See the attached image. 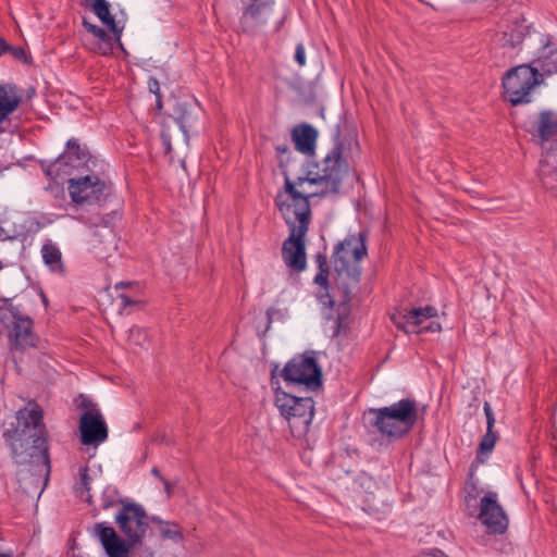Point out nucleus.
Wrapping results in <instances>:
<instances>
[{"mask_svg":"<svg viewBox=\"0 0 557 557\" xmlns=\"http://www.w3.org/2000/svg\"><path fill=\"white\" fill-rule=\"evenodd\" d=\"M483 410H484V413L486 417V424H487L486 429L493 430V428L495 425V417H494V412H493V409H492L490 403H487V401L484 403Z\"/></svg>","mask_w":557,"mask_h":557,"instance_id":"36","label":"nucleus"},{"mask_svg":"<svg viewBox=\"0 0 557 557\" xmlns=\"http://www.w3.org/2000/svg\"><path fill=\"white\" fill-rule=\"evenodd\" d=\"M78 481L75 485V492L78 497L84 499L87 504H92V496L90 495L91 476L89 475V468L82 467L78 472Z\"/></svg>","mask_w":557,"mask_h":557,"instance_id":"25","label":"nucleus"},{"mask_svg":"<svg viewBox=\"0 0 557 557\" xmlns=\"http://www.w3.org/2000/svg\"><path fill=\"white\" fill-rule=\"evenodd\" d=\"M295 61L299 64V66H304L306 64L305 47L301 42L296 46Z\"/></svg>","mask_w":557,"mask_h":557,"instance_id":"38","label":"nucleus"},{"mask_svg":"<svg viewBox=\"0 0 557 557\" xmlns=\"http://www.w3.org/2000/svg\"><path fill=\"white\" fill-rule=\"evenodd\" d=\"M200 113L201 108L197 101H175L171 116L186 139H188V132L196 126Z\"/></svg>","mask_w":557,"mask_h":557,"instance_id":"18","label":"nucleus"},{"mask_svg":"<svg viewBox=\"0 0 557 557\" xmlns=\"http://www.w3.org/2000/svg\"><path fill=\"white\" fill-rule=\"evenodd\" d=\"M35 94V88H30L28 91V97L33 96Z\"/></svg>","mask_w":557,"mask_h":557,"instance_id":"55","label":"nucleus"},{"mask_svg":"<svg viewBox=\"0 0 557 557\" xmlns=\"http://www.w3.org/2000/svg\"><path fill=\"white\" fill-rule=\"evenodd\" d=\"M41 257L44 263L54 273H63L64 264L62 262V252L60 248L51 240H45L41 247Z\"/></svg>","mask_w":557,"mask_h":557,"instance_id":"22","label":"nucleus"},{"mask_svg":"<svg viewBox=\"0 0 557 557\" xmlns=\"http://www.w3.org/2000/svg\"><path fill=\"white\" fill-rule=\"evenodd\" d=\"M358 481L360 482V485L364 487L367 491L376 486V482L374 481V479L367 473L360 474Z\"/></svg>","mask_w":557,"mask_h":557,"instance_id":"37","label":"nucleus"},{"mask_svg":"<svg viewBox=\"0 0 557 557\" xmlns=\"http://www.w3.org/2000/svg\"><path fill=\"white\" fill-rule=\"evenodd\" d=\"M426 319L434 318L437 315V309L433 306L419 307Z\"/></svg>","mask_w":557,"mask_h":557,"instance_id":"42","label":"nucleus"},{"mask_svg":"<svg viewBox=\"0 0 557 557\" xmlns=\"http://www.w3.org/2000/svg\"><path fill=\"white\" fill-rule=\"evenodd\" d=\"M90 152L81 147L76 138H70L65 144V150L54 161H41L40 165L45 175L51 180H67L76 175L91 172L90 164L95 165Z\"/></svg>","mask_w":557,"mask_h":557,"instance_id":"6","label":"nucleus"},{"mask_svg":"<svg viewBox=\"0 0 557 557\" xmlns=\"http://www.w3.org/2000/svg\"><path fill=\"white\" fill-rule=\"evenodd\" d=\"M396 325L398 329L405 330V325L403 323L398 322Z\"/></svg>","mask_w":557,"mask_h":557,"instance_id":"56","label":"nucleus"},{"mask_svg":"<svg viewBox=\"0 0 557 557\" xmlns=\"http://www.w3.org/2000/svg\"><path fill=\"white\" fill-rule=\"evenodd\" d=\"M129 500L120 498L117 490L113 486L109 485L102 492L101 507L104 510L117 505H121L123 507V504Z\"/></svg>","mask_w":557,"mask_h":557,"instance_id":"28","label":"nucleus"},{"mask_svg":"<svg viewBox=\"0 0 557 557\" xmlns=\"http://www.w3.org/2000/svg\"><path fill=\"white\" fill-rule=\"evenodd\" d=\"M78 408L84 411L79 418V438L86 446H98L109 436L107 422L96 403L83 394L79 395Z\"/></svg>","mask_w":557,"mask_h":557,"instance_id":"11","label":"nucleus"},{"mask_svg":"<svg viewBox=\"0 0 557 557\" xmlns=\"http://www.w3.org/2000/svg\"><path fill=\"white\" fill-rule=\"evenodd\" d=\"M403 319L407 325L411 326H420L426 320L420 308L405 310Z\"/></svg>","mask_w":557,"mask_h":557,"instance_id":"29","label":"nucleus"},{"mask_svg":"<svg viewBox=\"0 0 557 557\" xmlns=\"http://www.w3.org/2000/svg\"><path fill=\"white\" fill-rule=\"evenodd\" d=\"M537 71L541 70L543 75L557 74V51H546L539 57L536 60Z\"/></svg>","mask_w":557,"mask_h":557,"instance_id":"26","label":"nucleus"},{"mask_svg":"<svg viewBox=\"0 0 557 557\" xmlns=\"http://www.w3.org/2000/svg\"><path fill=\"white\" fill-rule=\"evenodd\" d=\"M149 521L151 522H154V523H160V524H163L164 522L157 516H152V517H149Z\"/></svg>","mask_w":557,"mask_h":557,"instance_id":"48","label":"nucleus"},{"mask_svg":"<svg viewBox=\"0 0 557 557\" xmlns=\"http://www.w3.org/2000/svg\"><path fill=\"white\" fill-rule=\"evenodd\" d=\"M317 137V129L309 124L297 125L292 132L296 149L304 154H312L314 152Z\"/></svg>","mask_w":557,"mask_h":557,"instance_id":"19","label":"nucleus"},{"mask_svg":"<svg viewBox=\"0 0 557 557\" xmlns=\"http://www.w3.org/2000/svg\"><path fill=\"white\" fill-rule=\"evenodd\" d=\"M83 26L87 32L91 33L98 40L109 38V34L98 25L91 24L84 20Z\"/></svg>","mask_w":557,"mask_h":557,"instance_id":"32","label":"nucleus"},{"mask_svg":"<svg viewBox=\"0 0 557 557\" xmlns=\"http://www.w3.org/2000/svg\"><path fill=\"white\" fill-rule=\"evenodd\" d=\"M12 49V46L7 42L5 39L0 37V55H3Z\"/></svg>","mask_w":557,"mask_h":557,"instance_id":"43","label":"nucleus"},{"mask_svg":"<svg viewBox=\"0 0 557 557\" xmlns=\"http://www.w3.org/2000/svg\"><path fill=\"white\" fill-rule=\"evenodd\" d=\"M129 283L120 282L115 285V289L119 290L121 287L128 286Z\"/></svg>","mask_w":557,"mask_h":557,"instance_id":"50","label":"nucleus"},{"mask_svg":"<svg viewBox=\"0 0 557 557\" xmlns=\"http://www.w3.org/2000/svg\"><path fill=\"white\" fill-rule=\"evenodd\" d=\"M281 376L287 384H304L313 391L322 384V370L317 359L307 354L292 358L283 368Z\"/></svg>","mask_w":557,"mask_h":557,"instance_id":"12","label":"nucleus"},{"mask_svg":"<svg viewBox=\"0 0 557 557\" xmlns=\"http://www.w3.org/2000/svg\"><path fill=\"white\" fill-rule=\"evenodd\" d=\"M161 481L164 484L165 492L168 493V495H170L171 490H172L171 483L169 481H166L164 478H161Z\"/></svg>","mask_w":557,"mask_h":557,"instance_id":"45","label":"nucleus"},{"mask_svg":"<svg viewBox=\"0 0 557 557\" xmlns=\"http://www.w3.org/2000/svg\"><path fill=\"white\" fill-rule=\"evenodd\" d=\"M498 434L493 430L486 429V433L482 437L478 450H476V461L484 462V455H488L495 447L497 442Z\"/></svg>","mask_w":557,"mask_h":557,"instance_id":"27","label":"nucleus"},{"mask_svg":"<svg viewBox=\"0 0 557 557\" xmlns=\"http://www.w3.org/2000/svg\"><path fill=\"white\" fill-rule=\"evenodd\" d=\"M368 235L366 232L350 234L334 246L331 262L334 269L333 285L330 284V267L327 256L318 252L314 257L319 272L313 278L318 286L315 297L329 310L327 319H333L332 311L336 308L334 318L335 330L333 336L339 334V329L349 313V304L354 292L358 288L362 269L361 260L368 255Z\"/></svg>","mask_w":557,"mask_h":557,"instance_id":"1","label":"nucleus"},{"mask_svg":"<svg viewBox=\"0 0 557 557\" xmlns=\"http://www.w3.org/2000/svg\"><path fill=\"white\" fill-rule=\"evenodd\" d=\"M536 176L545 193L557 198V153L554 149H548L543 153Z\"/></svg>","mask_w":557,"mask_h":557,"instance_id":"17","label":"nucleus"},{"mask_svg":"<svg viewBox=\"0 0 557 557\" xmlns=\"http://www.w3.org/2000/svg\"><path fill=\"white\" fill-rule=\"evenodd\" d=\"M164 524L165 525L161 527V529H160V533L163 539L172 540L175 543L183 541L184 536H183V533L181 530H178L177 528H175V529L170 528L169 522H165Z\"/></svg>","mask_w":557,"mask_h":557,"instance_id":"30","label":"nucleus"},{"mask_svg":"<svg viewBox=\"0 0 557 557\" xmlns=\"http://www.w3.org/2000/svg\"><path fill=\"white\" fill-rule=\"evenodd\" d=\"M537 67L521 64L507 71L503 76L504 99L512 106L529 103L530 91L541 83Z\"/></svg>","mask_w":557,"mask_h":557,"instance_id":"10","label":"nucleus"},{"mask_svg":"<svg viewBox=\"0 0 557 557\" xmlns=\"http://www.w3.org/2000/svg\"><path fill=\"white\" fill-rule=\"evenodd\" d=\"M16 423L3 431L2 436L10 447L14 462L28 467L32 478L47 485L51 465L44 410L35 401L21 408L15 414Z\"/></svg>","mask_w":557,"mask_h":557,"instance_id":"2","label":"nucleus"},{"mask_svg":"<svg viewBox=\"0 0 557 557\" xmlns=\"http://www.w3.org/2000/svg\"><path fill=\"white\" fill-rule=\"evenodd\" d=\"M525 37V26L521 23H515L513 26L502 33L499 42L503 47L515 49L519 47Z\"/></svg>","mask_w":557,"mask_h":557,"instance_id":"24","label":"nucleus"},{"mask_svg":"<svg viewBox=\"0 0 557 557\" xmlns=\"http://www.w3.org/2000/svg\"><path fill=\"white\" fill-rule=\"evenodd\" d=\"M0 557H12L11 553H0Z\"/></svg>","mask_w":557,"mask_h":557,"instance_id":"54","label":"nucleus"},{"mask_svg":"<svg viewBox=\"0 0 557 557\" xmlns=\"http://www.w3.org/2000/svg\"><path fill=\"white\" fill-rule=\"evenodd\" d=\"M442 330V325L440 322L431 321L428 325L421 326L417 333H426V332H440Z\"/></svg>","mask_w":557,"mask_h":557,"instance_id":"40","label":"nucleus"},{"mask_svg":"<svg viewBox=\"0 0 557 557\" xmlns=\"http://www.w3.org/2000/svg\"><path fill=\"white\" fill-rule=\"evenodd\" d=\"M10 53L18 61H22L24 63H27L28 60H27V54H26V51L24 48L22 47H13L12 46V49L10 50Z\"/></svg>","mask_w":557,"mask_h":557,"instance_id":"39","label":"nucleus"},{"mask_svg":"<svg viewBox=\"0 0 557 557\" xmlns=\"http://www.w3.org/2000/svg\"><path fill=\"white\" fill-rule=\"evenodd\" d=\"M40 296H41V299H42L44 305H45V306H47V305H48V298H47V296H46L42 292H41Z\"/></svg>","mask_w":557,"mask_h":557,"instance_id":"51","label":"nucleus"},{"mask_svg":"<svg viewBox=\"0 0 557 557\" xmlns=\"http://www.w3.org/2000/svg\"><path fill=\"white\" fill-rule=\"evenodd\" d=\"M0 322L9 329V342L11 348L25 350L37 347L38 336L34 333L33 319L24 314L17 306H14L11 299H4L0 307Z\"/></svg>","mask_w":557,"mask_h":557,"instance_id":"8","label":"nucleus"},{"mask_svg":"<svg viewBox=\"0 0 557 557\" xmlns=\"http://www.w3.org/2000/svg\"><path fill=\"white\" fill-rule=\"evenodd\" d=\"M287 190L292 199L278 202V210L289 228V236L282 245V258L287 268L299 273L307 267L305 237L311 219L310 196L296 191L288 182Z\"/></svg>","mask_w":557,"mask_h":557,"instance_id":"3","label":"nucleus"},{"mask_svg":"<svg viewBox=\"0 0 557 557\" xmlns=\"http://www.w3.org/2000/svg\"><path fill=\"white\" fill-rule=\"evenodd\" d=\"M8 237L5 231L3 230V227L0 225V240H3Z\"/></svg>","mask_w":557,"mask_h":557,"instance_id":"49","label":"nucleus"},{"mask_svg":"<svg viewBox=\"0 0 557 557\" xmlns=\"http://www.w3.org/2000/svg\"><path fill=\"white\" fill-rule=\"evenodd\" d=\"M345 150V140L341 139V129L339 126H336L334 134V146L326 153L321 162V166L318 174L319 178H321L322 189L319 193L308 194L307 196H325L329 194H338L343 177L348 172V162L344 157Z\"/></svg>","mask_w":557,"mask_h":557,"instance_id":"7","label":"nucleus"},{"mask_svg":"<svg viewBox=\"0 0 557 557\" xmlns=\"http://www.w3.org/2000/svg\"><path fill=\"white\" fill-rule=\"evenodd\" d=\"M151 473H152L154 476H157L158 479H160V480H161V478H163V476L161 475L160 470H159L157 467H153V468L151 469Z\"/></svg>","mask_w":557,"mask_h":557,"instance_id":"47","label":"nucleus"},{"mask_svg":"<svg viewBox=\"0 0 557 557\" xmlns=\"http://www.w3.org/2000/svg\"><path fill=\"white\" fill-rule=\"evenodd\" d=\"M148 89L151 94L156 95L158 107L161 108V92L159 81L154 77H150L148 79Z\"/></svg>","mask_w":557,"mask_h":557,"instance_id":"35","label":"nucleus"},{"mask_svg":"<svg viewBox=\"0 0 557 557\" xmlns=\"http://www.w3.org/2000/svg\"><path fill=\"white\" fill-rule=\"evenodd\" d=\"M273 15V7L270 2L251 4L244 14L245 18L251 20L253 26L265 25L270 22L277 23L278 17Z\"/></svg>","mask_w":557,"mask_h":557,"instance_id":"21","label":"nucleus"},{"mask_svg":"<svg viewBox=\"0 0 557 557\" xmlns=\"http://www.w3.org/2000/svg\"><path fill=\"white\" fill-rule=\"evenodd\" d=\"M22 101L18 89L13 84L0 85V123L12 114Z\"/></svg>","mask_w":557,"mask_h":557,"instance_id":"20","label":"nucleus"},{"mask_svg":"<svg viewBox=\"0 0 557 557\" xmlns=\"http://www.w3.org/2000/svg\"><path fill=\"white\" fill-rule=\"evenodd\" d=\"M271 323H272V314H271V309H269L267 311V329L270 327Z\"/></svg>","mask_w":557,"mask_h":557,"instance_id":"46","label":"nucleus"},{"mask_svg":"<svg viewBox=\"0 0 557 557\" xmlns=\"http://www.w3.org/2000/svg\"><path fill=\"white\" fill-rule=\"evenodd\" d=\"M98 52L102 55H109L113 52L114 46H119V42L115 40L114 36H110L106 39L98 40Z\"/></svg>","mask_w":557,"mask_h":557,"instance_id":"31","label":"nucleus"},{"mask_svg":"<svg viewBox=\"0 0 557 557\" xmlns=\"http://www.w3.org/2000/svg\"><path fill=\"white\" fill-rule=\"evenodd\" d=\"M114 520L126 540L120 537L115 530L104 522L95 525V534L109 557H128L133 547L141 544L149 528V517L140 504L126 502L116 512Z\"/></svg>","mask_w":557,"mask_h":557,"instance_id":"4","label":"nucleus"},{"mask_svg":"<svg viewBox=\"0 0 557 557\" xmlns=\"http://www.w3.org/2000/svg\"><path fill=\"white\" fill-rule=\"evenodd\" d=\"M117 298L120 299V312L121 313L128 307H133V306L135 307V306L140 305V300L133 299L131 296H128L124 293H119Z\"/></svg>","mask_w":557,"mask_h":557,"instance_id":"34","label":"nucleus"},{"mask_svg":"<svg viewBox=\"0 0 557 557\" xmlns=\"http://www.w3.org/2000/svg\"><path fill=\"white\" fill-rule=\"evenodd\" d=\"M161 138H162V141H163V145L166 148V152H170L171 149H172L170 135H168L164 132H162L161 133Z\"/></svg>","mask_w":557,"mask_h":557,"instance_id":"44","label":"nucleus"},{"mask_svg":"<svg viewBox=\"0 0 557 557\" xmlns=\"http://www.w3.org/2000/svg\"><path fill=\"white\" fill-rule=\"evenodd\" d=\"M140 333H141V331L139 329H132L131 330V336H134L135 334L139 335Z\"/></svg>","mask_w":557,"mask_h":557,"instance_id":"52","label":"nucleus"},{"mask_svg":"<svg viewBox=\"0 0 557 557\" xmlns=\"http://www.w3.org/2000/svg\"><path fill=\"white\" fill-rule=\"evenodd\" d=\"M90 5L92 12L104 24L108 29L112 33L115 40L119 42V47L121 50H124L123 44L121 42V37L123 30L125 28L126 23V14L122 11L121 17L116 18L110 12V3L107 0H87Z\"/></svg>","mask_w":557,"mask_h":557,"instance_id":"16","label":"nucleus"},{"mask_svg":"<svg viewBox=\"0 0 557 557\" xmlns=\"http://www.w3.org/2000/svg\"><path fill=\"white\" fill-rule=\"evenodd\" d=\"M66 181L72 201L79 206L99 202L108 187L107 183L94 173L76 175Z\"/></svg>","mask_w":557,"mask_h":557,"instance_id":"13","label":"nucleus"},{"mask_svg":"<svg viewBox=\"0 0 557 557\" xmlns=\"http://www.w3.org/2000/svg\"><path fill=\"white\" fill-rule=\"evenodd\" d=\"M479 518L486 525L488 533L504 534L507 531L508 518L497 503L496 494L487 493L482 497Z\"/></svg>","mask_w":557,"mask_h":557,"instance_id":"14","label":"nucleus"},{"mask_svg":"<svg viewBox=\"0 0 557 557\" xmlns=\"http://www.w3.org/2000/svg\"><path fill=\"white\" fill-rule=\"evenodd\" d=\"M417 557H447L441 549L434 548L421 552Z\"/></svg>","mask_w":557,"mask_h":557,"instance_id":"41","label":"nucleus"},{"mask_svg":"<svg viewBox=\"0 0 557 557\" xmlns=\"http://www.w3.org/2000/svg\"><path fill=\"white\" fill-rule=\"evenodd\" d=\"M275 406L289 424L293 434H305L314 414V401L311 397H297L277 389Z\"/></svg>","mask_w":557,"mask_h":557,"instance_id":"9","label":"nucleus"},{"mask_svg":"<svg viewBox=\"0 0 557 557\" xmlns=\"http://www.w3.org/2000/svg\"><path fill=\"white\" fill-rule=\"evenodd\" d=\"M389 509H391V505L383 503V511L385 512V511H387Z\"/></svg>","mask_w":557,"mask_h":557,"instance_id":"53","label":"nucleus"},{"mask_svg":"<svg viewBox=\"0 0 557 557\" xmlns=\"http://www.w3.org/2000/svg\"><path fill=\"white\" fill-rule=\"evenodd\" d=\"M275 151H276L277 158L280 160V168L285 170L284 169L285 161L286 162L289 161V156H290V149H289L288 145H286V144L276 145Z\"/></svg>","mask_w":557,"mask_h":557,"instance_id":"33","label":"nucleus"},{"mask_svg":"<svg viewBox=\"0 0 557 557\" xmlns=\"http://www.w3.org/2000/svg\"><path fill=\"white\" fill-rule=\"evenodd\" d=\"M529 132L537 138L546 151L554 149L557 153V113L550 110L540 112L537 119L531 123Z\"/></svg>","mask_w":557,"mask_h":557,"instance_id":"15","label":"nucleus"},{"mask_svg":"<svg viewBox=\"0 0 557 557\" xmlns=\"http://www.w3.org/2000/svg\"><path fill=\"white\" fill-rule=\"evenodd\" d=\"M417 420V401L412 398H403L382 408H369L362 414L363 424L370 433H379L389 440L408 435Z\"/></svg>","mask_w":557,"mask_h":557,"instance_id":"5","label":"nucleus"},{"mask_svg":"<svg viewBox=\"0 0 557 557\" xmlns=\"http://www.w3.org/2000/svg\"><path fill=\"white\" fill-rule=\"evenodd\" d=\"M283 175H284V178H285V194L283 193H278L276 198H275V205L276 207L278 208V202L280 200H282L283 202H288L289 199H292V195L289 194V191L287 190V182L290 183L294 187V189L296 191H299L296 187L297 186H302L304 183L308 182L312 185H321V178H319L318 174L315 172H312V171H308L307 174L305 176H299L296 178L295 182H292L289 176H288V173L286 170H283Z\"/></svg>","mask_w":557,"mask_h":557,"instance_id":"23","label":"nucleus"}]
</instances>
